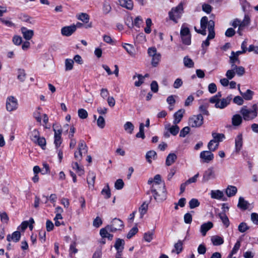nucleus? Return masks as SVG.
Returning a JSON list of instances; mask_svg holds the SVG:
<instances>
[{
    "label": "nucleus",
    "instance_id": "603ef678",
    "mask_svg": "<svg viewBox=\"0 0 258 258\" xmlns=\"http://www.w3.org/2000/svg\"><path fill=\"white\" fill-rule=\"evenodd\" d=\"M168 131L173 136H176L179 131V127L178 125H177V124H174V125H172L168 128Z\"/></svg>",
    "mask_w": 258,
    "mask_h": 258
},
{
    "label": "nucleus",
    "instance_id": "0eeeda50",
    "mask_svg": "<svg viewBox=\"0 0 258 258\" xmlns=\"http://www.w3.org/2000/svg\"><path fill=\"white\" fill-rule=\"evenodd\" d=\"M124 226L122 221L118 218H114L111 221L110 225H107V228L110 229L111 232L121 230Z\"/></svg>",
    "mask_w": 258,
    "mask_h": 258
},
{
    "label": "nucleus",
    "instance_id": "338daca9",
    "mask_svg": "<svg viewBox=\"0 0 258 258\" xmlns=\"http://www.w3.org/2000/svg\"><path fill=\"white\" fill-rule=\"evenodd\" d=\"M1 220L2 222L8 223L9 221V218L6 212L0 213Z\"/></svg>",
    "mask_w": 258,
    "mask_h": 258
},
{
    "label": "nucleus",
    "instance_id": "f3484780",
    "mask_svg": "<svg viewBox=\"0 0 258 258\" xmlns=\"http://www.w3.org/2000/svg\"><path fill=\"white\" fill-rule=\"evenodd\" d=\"M213 227V224L211 222H208L203 224L201 226L200 232L203 236L206 235L207 231L211 229Z\"/></svg>",
    "mask_w": 258,
    "mask_h": 258
},
{
    "label": "nucleus",
    "instance_id": "c85d7f7f",
    "mask_svg": "<svg viewBox=\"0 0 258 258\" xmlns=\"http://www.w3.org/2000/svg\"><path fill=\"white\" fill-rule=\"evenodd\" d=\"M242 122V117L238 114L234 115L232 117V124L233 126H239Z\"/></svg>",
    "mask_w": 258,
    "mask_h": 258
},
{
    "label": "nucleus",
    "instance_id": "c9c22d12",
    "mask_svg": "<svg viewBox=\"0 0 258 258\" xmlns=\"http://www.w3.org/2000/svg\"><path fill=\"white\" fill-rule=\"evenodd\" d=\"M218 216L222 220L223 223L225 225V226L228 227L229 225L230 222L226 214L225 213H220L218 214Z\"/></svg>",
    "mask_w": 258,
    "mask_h": 258
},
{
    "label": "nucleus",
    "instance_id": "79ce46f5",
    "mask_svg": "<svg viewBox=\"0 0 258 258\" xmlns=\"http://www.w3.org/2000/svg\"><path fill=\"white\" fill-rule=\"evenodd\" d=\"M148 208V204H146L145 202L143 203V204L139 208V211L141 215V218H143V216L147 213V210Z\"/></svg>",
    "mask_w": 258,
    "mask_h": 258
},
{
    "label": "nucleus",
    "instance_id": "e2e57ef3",
    "mask_svg": "<svg viewBox=\"0 0 258 258\" xmlns=\"http://www.w3.org/2000/svg\"><path fill=\"white\" fill-rule=\"evenodd\" d=\"M124 186V182L121 179H117L114 184V187L116 189H121Z\"/></svg>",
    "mask_w": 258,
    "mask_h": 258
},
{
    "label": "nucleus",
    "instance_id": "58836bf2",
    "mask_svg": "<svg viewBox=\"0 0 258 258\" xmlns=\"http://www.w3.org/2000/svg\"><path fill=\"white\" fill-rule=\"evenodd\" d=\"M124 130L128 134H132L133 132L134 129V125L130 121H127L124 124Z\"/></svg>",
    "mask_w": 258,
    "mask_h": 258
},
{
    "label": "nucleus",
    "instance_id": "e433bc0d",
    "mask_svg": "<svg viewBox=\"0 0 258 258\" xmlns=\"http://www.w3.org/2000/svg\"><path fill=\"white\" fill-rule=\"evenodd\" d=\"M101 194L104 197L105 199H107L110 198L111 192L108 184H107L106 186L102 189L101 191Z\"/></svg>",
    "mask_w": 258,
    "mask_h": 258
},
{
    "label": "nucleus",
    "instance_id": "dca6fc26",
    "mask_svg": "<svg viewBox=\"0 0 258 258\" xmlns=\"http://www.w3.org/2000/svg\"><path fill=\"white\" fill-rule=\"evenodd\" d=\"M111 232L110 229L107 228V226L105 228H101L100 230V234L103 238H107L108 240H111L113 239V235L109 233Z\"/></svg>",
    "mask_w": 258,
    "mask_h": 258
},
{
    "label": "nucleus",
    "instance_id": "473e14b6",
    "mask_svg": "<svg viewBox=\"0 0 258 258\" xmlns=\"http://www.w3.org/2000/svg\"><path fill=\"white\" fill-rule=\"evenodd\" d=\"M143 23V20L141 16H138L137 17L134 21H133L132 20L131 25H128L129 28H132L134 26H135L136 27L138 28H140L141 24Z\"/></svg>",
    "mask_w": 258,
    "mask_h": 258
},
{
    "label": "nucleus",
    "instance_id": "aec40b11",
    "mask_svg": "<svg viewBox=\"0 0 258 258\" xmlns=\"http://www.w3.org/2000/svg\"><path fill=\"white\" fill-rule=\"evenodd\" d=\"M249 204L247 201L245 200L242 197H239L237 204V207L239 209L244 211L247 210L249 208Z\"/></svg>",
    "mask_w": 258,
    "mask_h": 258
},
{
    "label": "nucleus",
    "instance_id": "de8ad7c7",
    "mask_svg": "<svg viewBox=\"0 0 258 258\" xmlns=\"http://www.w3.org/2000/svg\"><path fill=\"white\" fill-rule=\"evenodd\" d=\"M18 79L21 82H24L26 79V74L24 70L21 69H18Z\"/></svg>",
    "mask_w": 258,
    "mask_h": 258
},
{
    "label": "nucleus",
    "instance_id": "69168bd1",
    "mask_svg": "<svg viewBox=\"0 0 258 258\" xmlns=\"http://www.w3.org/2000/svg\"><path fill=\"white\" fill-rule=\"evenodd\" d=\"M249 229V227L247 226L246 224L244 222L241 223L238 227V230L242 233L245 232L247 230Z\"/></svg>",
    "mask_w": 258,
    "mask_h": 258
},
{
    "label": "nucleus",
    "instance_id": "ddd939ff",
    "mask_svg": "<svg viewBox=\"0 0 258 258\" xmlns=\"http://www.w3.org/2000/svg\"><path fill=\"white\" fill-rule=\"evenodd\" d=\"M76 30V26L73 25L69 26H65L61 28V33L63 36H71Z\"/></svg>",
    "mask_w": 258,
    "mask_h": 258
},
{
    "label": "nucleus",
    "instance_id": "c03bdc74",
    "mask_svg": "<svg viewBox=\"0 0 258 258\" xmlns=\"http://www.w3.org/2000/svg\"><path fill=\"white\" fill-rule=\"evenodd\" d=\"M174 248L177 254L180 253L183 249V242L181 240H179L177 242L175 243L174 245Z\"/></svg>",
    "mask_w": 258,
    "mask_h": 258
},
{
    "label": "nucleus",
    "instance_id": "4c0bfd02",
    "mask_svg": "<svg viewBox=\"0 0 258 258\" xmlns=\"http://www.w3.org/2000/svg\"><path fill=\"white\" fill-rule=\"evenodd\" d=\"M183 63L185 67L188 68L194 67V62L188 56H186L183 58Z\"/></svg>",
    "mask_w": 258,
    "mask_h": 258
},
{
    "label": "nucleus",
    "instance_id": "cd10ccee",
    "mask_svg": "<svg viewBox=\"0 0 258 258\" xmlns=\"http://www.w3.org/2000/svg\"><path fill=\"white\" fill-rule=\"evenodd\" d=\"M239 86V85H238ZM240 94L242 95V97L246 100H250L252 98V96L253 95V92L251 91L249 89H247L246 91L244 93L242 92L240 90L239 87H238Z\"/></svg>",
    "mask_w": 258,
    "mask_h": 258
},
{
    "label": "nucleus",
    "instance_id": "052dcab7",
    "mask_svg": "<svg viewBox=\"0 0 258 258\" xmlns=\"http://www.w3.org/2000/svg\"><path fill=\"white\" fill-rule=\"evenodd\" d=\"M111 10V7L108 2H105L103 6V12L105 14H108Z\"/></svg>",
    "mask_w": 258,
    "mask_h": 258
},
{
    "label": "nucleus",
    "instance_id": "ea45409f",
    "mask_svg": "<svg viewBox=\"0 0 258 258\" xmlns=\"http://www.w3.org/2000/svg\"><path fill=\"white\" fill-rule=\"evenodd\" d=\"M144 126L145 125L143 123H141L139 126V132L136 134V137L138 138H142L144 139L145 135L144 134Z\"/></svg>",
    "mask_w": 258,
    "mask_h": 258
},
{
    "label": "nucleus",
    "instance_id": "4468645a",
    "mask_svg": "<svg viewBox=\"0 0 258 258\" xmlns=\"http://www.w3.org/2000/svg\"><path fill=\"white\" fill-rule=\"evenodd\" d=\"M243 145V138L241 134H238L235 139V150L238 153L241 149Z\"/></svg>",
    "mask_w": 258,
    "mask_h": 258
},
{
    "label": "nucleus",
    "instance_id": "3c124183",
    "mask_svg": "<svg viewBox=\"0 0 258 258\" xmlns=\"http://www.w3.org/2000/svg\"><path fill=\"white\" fill-rule=\"evenodd\" d=\"M34 143L40 146L42 149H44L45 148L46 140L43 137H39Z\"/></svg>",
    "mask_w": 258,
    "mask_h": 258
},
{
    "label": "nucleus",
    "instance_id": "b1692460",
    "mask_svg": "<svg viewBox=\"0 0 258 258\" xmlns=\"http://www.w3.org/2000/svg\"><path fill=\"white\" fill-rule=\"evenodd\" d=\"M119 3L121 7L129 10H132L134 7L132 0H119Z\"/></svg>",
    "mask_w": 258,
    "mask_h": 258
},
{
    "label": "nucleus",
    "instance_id": "a878e982",
    "mask_svg": "<svg viewBox=\"0 0 258 258\" xmlns=\"http://www.w3.org/2000/svg\"><path fill=\"white\" fill-rule=\"evenodd\" d=\"M157 157V153L154 150H150L147 152L146 154V159L149 163H151L152 160L156 159Z\"/></svg>",
    "mask_w": 258,
    "mask_h": 258
},
{
    "label": "nucleus",
    "instance_id": "a18cd8bd",
    "mask_svg": "<svg viewBox=\"0 0 258 258\" xmlns=\"http://www.w3.org/2000/svg\"><path fill=\"white\" fill-rule=\"evenodd\" d=\"M240 241L237 240L232 250L228 255V257H231V255H233L236 254L240 247Z\"/></svg>",
    "mask_w": 258,
    "mask_h": 258
},
{
    "label": "nucleus",
    "instance_id": "bb28decb",
    "mask_svg": "<svg viewBox=\"0 0 258 258\" xmlns=\"http://www.w3.org/2000/svg\"><path fill=\"white\" fill-rule=\"evenodd\" d=\"M177 159V156L174 153H170L167 156L166 159V165L167 166H170L172 164H173L176 160Z\"/></svg>",
    "mask_w": 258,
    "mask_h": 258
},
{
    "label": "nucleus",
    "instance_id": "49530a36",
    "mask_svg": "<svg viewBox=\"0 0 258 258\" xmlns=\"http://www.w3.org/2000/svg\"><path fill=\"white\" fill-rule=\"evenodd\" d=\"M77 18L84 23H87L89 21V16L86 13H81Z\"/></svg>",
    "mask_w": 258,
    "mask_h": 258
},
{
    "label": "nucleus",
    "instance_id": "f03ea898",
    "mask_svg": "<svg viewBox=\"0 0 258 258\" xmlns=\"http://www.w3.org/2000/svg\"><path fill=\"white\" fill-rule=\"evenodd\" d=\"M160 189L157 187H151L150 190L147 191V194L149 195L151 193L153 194L154 199L157 202H162L166 199L167 193L165 183L161 184L159 186Z\"/></svg>",
    "mask_w": 258,
    "mask_h": 258
},
{
    "label": "nucleus",
    "instance_id": "72a5a7b5",
    "mask_svg": "<svg viewBox=\"0 0 258 258\" xmlns=\"http://www.w3.org/2000/svg\"><path fill=\"white\" fill-rule=\"evenodd\" d=\"M250 23V17L248 14H245L244 19L241 21V24L239 26V28H243L246 26H248Z\"/></svg>",
    "mask_w": 258,
    "mask_h": 258
},
{
    "label": "nucleus",
    "instance_id": "37998d69",
    "mask_svg": "<svg viewBox=\"0 0 258 258\" xmlns=\"http://www.w3.org/2000/svg\"><path fill=\"white\" fill-rule=\"evenodd\" d=\"M78 150L84 152V154L87 152V146L83 140H81L79 143Z\"/></svg>",
    "mask_w": 258,
    "mask_h": 258
},
{
    "label": "nucleus",
    "instance_id": "09e8293b",
    "mask_svg": "<svg viewBox=\"0 0 258 258\" xmlns=\"http://www.w3.org/2000/svg\"><path fill=\"white\" fill-rule=\"evenodd\" d=\"M72 167L78 173L79 175L84 174V170H83L82 167L79 165V164L77 162L73 163Z\"/></svg>",
    "mask_w": 258,
    "mask_h": 258
},
{
    "label": "nucleus",
    "instance_id": "5701e85b",
    "mask_svg": "<svg viewBox=\"0 0 258 258\" xmlns=\"http://www.w3.org/2000/svg\"><path fill=\"white\" fill-rule=\"evenodd\" d=\"M122 46L131 56L135 57V48L133 45L124 43L122 44Z\"/></svg>",
    "mask_w": 258,
    "mask_h": 258
},
{
    "label": "nucleus",
    "instance_id": "39448f33",
    "mask_svg": "<svg viewBox=\"0 0 258 258\" xmlns=\"http://www.w3.org/2000/svg\"><path fill=\"white\" fill-rule=\"evenodd\" d=\"M212 135L213 139L209 142L208 148L211 151H215L218 148L219 142L222 141L225 136L223 134L216 133H213Z\"/></svg>",
    "mask_w": 258,
    "mask_h": 258
},
{
    "label": "nucleus",
    "instance_id": "0e129e2a",
    "mask_svg": "<svg viewBox=\"0 0 258 258\" xmlns=\"http://www.w3.org/2000/svg\"><path fill=\"white\" fill-rule=\"evenodd\" d=\"M97 125L101 128H103L105 126V122L104 118L102 116H99L97 120Z\"/></svg>",
    "mask_w": 258,
    "mask_h": 258
},
{
    "label": "nucleus",
    "instance_id": "7c9ffc66",
    "mask_svg": "<svg viewBox=\"0 0 258 258\" xmlns=\"http://www.w3.org/2000/svg\"><path fill=\"white\" fill-rule=\"evenodd\" d=\"M237 191V188L234 186L229 185L226 189V194L228 197H233L235 195Z\"/></svg>",
    "mask_w": 258,
    "mask_h": 258
},
{
    "label": "nucleus",
    "instance_id": "680f3d73",
    "mask_svg": "<svg viewBox=\"0 0 258 258\" xmlns=\"http://www.w3.org/2000/svg\"><path fill=\"white\" fill-rule=\"evenodd\" d=\"M161 55L159 53L152 57V65L153 67H156L160 60Z\"/></svg>",
    "mask_w": 258,
    "mask_h": 258
},
{
    "label": "nucleus",
    "instance_id": "4be33fe9",
    "mask_svg": "<svg viewBox=\"0 0 258 258\" xmlns=\"http://www.w3.org/2000/svg\"><path fill=\"white\" fill-rule=\"evenodd\" d=\"M96 175L93 172H89L87 178V183L89 188H93L94 186Z\"/></svg>",
    "mask_w": 258,
    "mask_h": 258
},
{
    "label": "nucleus",
    "instance_id": "864d4df0",
    "mask_svg": "<svg viewBox=\"0 0 258 258\" xmlns=\"http://www.w3.org/2000/svg\"><path fill=\"white\" fill-rule=\"evenodd\" d=\"M136 77H138L139 80L135 82V85L136 87H139L143 83L144 76L140 74H136L134 76L133 79H135Z\"/></svg>",
    "mask_w": 258,
    "mask_h": 258
},
{
    "label": "nucleus",
    "instance_id": "a19ab883",
    "mask_svg": "<svg viewBox=\"0 0 258 258\" xmlns=\"http://www.w3.org/2000/svg\"><path fill=\"white\" fill-rule=\"evenodd\" d=\"M74 61L72 59L67 58L65 60V70L66 71H71L73 68Z\"/></svg>",
    "mask_w": 258,
    "mask_h": 258
},
{
    "label": "nucleus",
    "instance_id": "5fc2aeb1",
    "mask_svg": "<svg viewBox=\"0 0 258 258\" xmlns=\"http://www.w3.org/2000/svg\"><path fill=\"white\" fill-rule=\"evenodd\" d=\"M183 44L189 45L191 44V35L180 36Z\"/></svg>",
    "mask_w": 258,
    "mask_h": 258
},
{
    "label": "nucleus",
    "instance_id": "6e6d98bb",
    "mask_svg": "<svg viewBox=\"0 0 258 258\" xmlns=\"http://www.w3.org/2000/svg\"><path fill=\"white\" fill-rule=\"evenodd\" d=\"M153 231H149L144 234V238L146 241L150 242L153 238Z\"/></svg>",
    "mask_w": 258,
    "mask_h": 258
},
{
    "label": "nucleus",
    "instance_id": "f257e3e1",
    "mask_svg": "<svg viewBox=\"0 0 258 258\" xmlns=\"http://www.w3.org/2000/svg\"><path fill=\"white\" fill-rule=\"evenodd\" d=\"M201 29H197L195 27V31L204 36H205L207 34L206 28L208 27V30L209 31L207 39L204 41L202 44V47L204 50L205 47H207L210 45L209 40L214 38L215 36V33L214 30L215 22L213 20H208V18L206 16L203 17L200 21Z\"/></svg>",
    "mask_w": 258,
    "mask_h": 258
},
{
    "label": "nucleus",
    "instance_id": "412c9836",
    "mask_svg": "<svg viewBox=\"0 0 258 258\" xmlns=\"http://www.w3.org/2000/svg\"><path fill=\"white\" fill-rule=\"evenodd\" d=\"M54 144L56 147L58 148L61 144L62 140L61 138V130H54Z\"/></svg>",
    "mask_w": 258,
    "mask_h": 258
},
{
    "label": "nucleus",
    "instance_id": "6ab92c4d",
    "mask_svg": "<svg viewBox=\"0 0 258 258\" xmlns=\"http://www.w3.org/2000/svg\"><path fill=\"white\" fill-rule=\"evenodd\" d=\"M20 232L18 231H16L14 232L12 235H8L7 237V240L9 242L13 241L15 242H17L20 240Z\"/></svg>",
    "mask_w": 258,
    "mask_h": 258
},
{
    "label": "nucleus",
    "instance_id": "9b49d317",
    "mask_svg": "<svg viewBox=\"0 0 258 258\" xmlns=\"http://www.w3.org/2000/svg\"><path fill=\"white\" fill-rule=\"evenodd\" d=\"M148 183L149 184H152V186L151 187H158L159 186L161 185V184L165 183L164 181L161 180V175L159 174H156L154 178H150L149 179L148 181Z\"/></svg>",
    "mask_w": 258,
    "mask_h": 258
},
{
    "label": "nucleus",
    "instance_id": "6e6552de",
    "mask_svg": "<svg viewBox=\"0 0 258 258\" xmlns=\"http://www.w3.org/2000/svg\"><path fill=\"white\" fill-rule=\"evenodd\" d=\"M232 99V95H229L226 98L219 99L214 102L215 107L217 108L223 109L229 105Z\"/></svg>",
    "mask_w": 258,
    "mask_h": 258
},
{
    "label": "nucleus",
    "instance_id": "2eb2a0df",
    "mask_svg": "<svg viewBox=\"0 0 258 258\" xmlns=\"http://www.w3.org/2000/svg\"><path fill=\"white\" fill-rule=\"evenodd\" d=\"M23 36L26 40H30L34 35V31L32 30H28L27 28L23 27L21 28Z\"/></svg>",
    "mask_w": 258,
    "mask_h": 258
},
{
    "label": "nucleus",
    "instance_id": "bf43d9fd",
    "mask_svg": "<svg viewBox=\"0 0 258 258\" xmlns=\"http://www.w3.org/2000/svg\"><path fill=\"white\" fill-rule=\"evenodd\" d=\"M200 205V202L197 199H192L189 202V206L190 209H194L196 207H199Z\"/></svg>",
    "mask_w": 258,
    "mask_h": 258
},
{
    "label": "nucleus",
    "instance_id": "1a4fd4ad",
    "mask_svg": "<svg viewBox=\"0 0 258 258\" xmlns=\"http://www.w3.org/2000/svg\"><path fill=\"white\" fill-rule=\"evenodd\" d=\"M18 107V101L14 96L8 97L6 102V108L8 111H12Z\"/></svg>",
    "mask_w": 258,
    "mask_h": 258
},
{
    "label": "nucleus",
    "instance_id": "f8f14e48",
    "mask_svg": "<svg viewBox=\"0 0 258 258\" xmlns=\"http://www.w3.org/2000/svg\"><path fill=\"white\" fill-rule=\"evenodd\" d=\"M215 178V174L214 171V168L211 167L206 170L203 174V181L205 182L209 181L210 179Z\"/></svg>",
    "mask_w": 258,
    "mask_h": 258
},
{
    "label": "nucleus",
    "instance_id": "20e7f679",
    "mask_svg": "<svg viewBox=\"0 0 258 258\" xmlns=\"http://www.w3.org/2000/svg\"><path fill=\"white\" fill-rule=\"evenodd\" d=\"M183 13V7L182 3H179L176 7H173L169 12L168 15L169 19L177 23V20L180 18L181 15Z\"/></svg>",
    "mask_w": 258,
    "mask_h": 258
},
{
    "label": "nucleus",
    "instance_id": "774afa93",
    "mask_svg": "<svg viewBox=\"0 0 258 258\" xmlns=\"http://www.w3.org/2000/svg\"><path fill=\"white\" fill-rule=\"evenodd\" d=\"M102 249L101 248H97L93 254L92 258H101L102 257Z\"/></svg>",
    "mask_w": 258,
    "mask_h": 258
},
{
    "label": "nucleus",
    "instance_id": "7ed1b4c3",
    "mask_svg": "<svg viewBox=\"0 0 258 258\" xmlns=\"http://www.w3.org/2000/svg\"><path fill=\"white\" fill-rule=\"evenodd\" d=\"M258 106L256 104H253L251 108H248L244 106L242 107L240 112L245 120H250L254 119L257 115Z\"/></svg>",
    "mask_w": 258,
    "mask_h": 258
},
{
    "label": "nucleus",
    "instance_id": "9d476101",
    "mask_svg": "<svg viewBox=\"0 0 258 258\" xmlns=\"http://www.w3.org/2000/svg\"><path fill=\"white\" fill-rule=\"evenodd\" d=\"M212 152L209 150V151H203L201 152L200 157L202 162L209 163L214 159V154Z\"/></svg>",
    "mask_w": 258,
    "mask_h": 258
},
{
    "label": "nucleus",
    "instance_id": "a211bd4d",
    "mask_svg": "<svg viewBox=\"0 0 258 258\" xmlns=\"http://www.w3.org/2000/svg\"><path fill=\"white\" fill-rule=\"evenodd\" d=\"M184 112L185 110L184 109H181L178 110L174 114V120L173 121L174 124H177L180 122V121H181L183 117V113H184Z\"/></svg>",
    "mask_w": 258,
    "mask_h": 258
},
{
    "label": "nucleus",
    "instance_id": "4d7b16f0",
    "mask_svg": "<svg viewBox=\"0 0 258 258\" xmlns=\"http://www.w3.org/2000/svg\"><path fill=\"white\" fill-rule=\"evenodd\" d=\"M180 36L190 35V31L188 27H185L183 25L181 26L180 32Z\"/></svg>",
    "mask_w": 258,
    "mask_h": 258
},
{
    "label": "nucleus",
    "instance_id": "c756f323",
    "mask_svg": "<svg viewBox=\"0 0 258 258\" xmlns=\"http://www.w3.org/2000/svg\"><path fill=\"white\" fill-rule=\"evenodd\" d=\"M223 196V192L220 190H212L211 191V197L212 199L220 200Z\"/></svg>",
    "mask_w": 258,
    "mask_h": 258
},
{
    "label": "nucleus",
    "instance_id": "f704fd0d",
    "mask_svg": "<svg viewBox=\"0 0 258 258\" xmlns=\"http://www.w3.org/2000/svg\"><path fill=\"white\" fill-rule=\"evenodd\" d=\"M40 137V133L39 131L34 129L30 133V138L31 140L34 143Z\"/></svg>",
    "mask_w": 258,
    "mask_h": 258
},
{
    "label": "nucleus",
    "instance_id": "8fccbe9b",
    "mask_svg": "<svg viewBox=\"0 0 258 258\" xmlns=\"http://www.w3.org/2000/svg\"><path fill=\"white\" fill-rule=\"evenodd\" d=\"M229 62L230 63H237V64H239L240 61L238 56H236L235 52L232 51L231 55L229 57Z\"/></svg>",
    "mask_w": 258,
    "mask_h": 258
},
{
    "label": "nucleus",
    "instance_id": "423d86ee",
    "mask_svg": "<svg viewBox=\"0 0 258 258\" xmlns=\"http://www.w3.org/2000/svg\"><path fill=\"white\" fill-rule=\"evenodd\" d=\"M204 118L201 114L193 115L189 119L188 124L192 127H199L203 124Z\"/></svg>",
    "mask_w": 258,
    "mask_h": 258
},
{
    "label": "nucleus",
    "instance_id": "2f4dec72",
    "mask_svg": "<svg viewBox=\"0 0 258 258\" xmlns=\"http://www.w3.org/2000/svg\"><path fill=\"white\" fill-rule=\"evenodd\" d=\"M211 241L213 244L215 246L220 245L224 243V240L221 237L215 235L211 237Z\"/></svg>",
    "mask_w": 258,
    "mask_h": 258
},
{
    "label": "nucleus",
    "instance_id": "13d9d810",
    "mask_svg": "<svg viewBox=\"0 0 258 258\" xmlns=\"http://www.w3.org/2000/svg\"><path fill=\"white\" fill-rule=\"evenodd\" d=\"M78 113L79 117L81 119H85L88 117V112L84 109H79L78 110Z\"/></svg>",
    "mask_w": 258,
    "mask_h": 258
},
{
    "label": "nucleus",
    "instance_id": "393cba45",
    "mask_svg": "<svg viewBox=\"0 0 258 258\" xmlns=\"http://www.w3.org/2000/svg\"><path fill=\"white\" fill-rule=\"evenodd\" d=\"M124 241L123 239L117 238L114 244V247L117 250L116 252L120 251L122 253V251L124 248Z\"/></svg>",
    "mask_w": 258,
    "mask_h": 258
}]
</instances>
